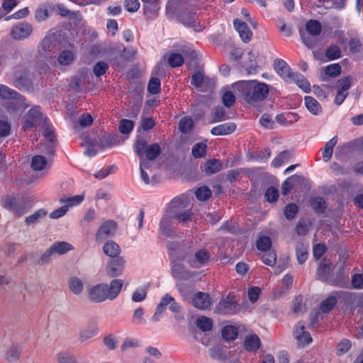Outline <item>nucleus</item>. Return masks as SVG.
<instances>
[{"label": "nucleus", "mask_w": 363, "mask_h": 363, "mask_svg": "<svg viewBox=\"0 0 363 363\" xmlns=\"http://www.w3.org/2000/svg\"><path fill=\"white\" fill-rule=\"evenodd\" d=\"M238 310V304L233 294L221 299L216 307V312L224 315L235 314Z\"/></svg>", "instance_id": "6"}, {"label": "nucleus", "mask_w": 363, "mask_h": 363, "mask_svg": "<svg viewBox=\"0 0 363 363\" xmlns=\"http://www.w3.org/2000/svg\"><path fill=\"white\" fill-rule=\"evenodd\" d=\"M210 357L216 360H224L227 358L223 350L219 347H215L210 350Z\"/></svg>", "instance_id": "57"}, {"label": "nucleus", "mask_w": 363, "mask_h": 363, "mask_svg": "<svg viewBox=\"0 0 363 363\" xmlns=\"http://www.w3.org/2000/svg\"><path fill=\"white\" fill-rule=\"evenodd\" d=\"M234 26L244 43H248L251 40L252 33L246 23L236 18L234 20Z\"/></svg>", "instance_id": "15"}, {"label": "nucleus", "mask_w": 363, "mask_h": 363, "mask_svg": "<svg viewBox=\"0 0 363 363\" xmlns=\"http://www.w3.org/2000/svg\"><path fill=\"white\" fill-rule=\"evenodd\" d=\"M143 309L142 308H137L133 315L132 322L135 325H143L145 323V320L143 318Z\"/></svg>", "instance_id": "60"}, {"label": "nucleus", "mask_w": 363, "mask_h": 363, "mask_svg": "<svg viewBox=\"0 0 363 363\" xmlns=\"http://www.w3.org/2000/svg\"><path fill=\"white\" fill-rule=\"evenodd\" d=\"M48 214V211L44 208H40L34 212L32 215L25 218V223L28 226L35 225L38 223Z\"/></svg>", "instance_id": "20"}, {"label": "nucleus", "mask_w": 363, "mask_h": 363, "mask_svg": "<svg viewBox=\"0 0 363 363\" xmlns=\"http://www.w3.org/2000/svg\"><path fill=\"white\" fill-rule=\"evenodd\" d=\"M337 303V299L334 296H329L320 304V310L323 313H328L332 310V308Z\"/></svg>", "instance_id": "48"}, {"label": "nucleus", "mask_w": 363, "mask_h": 363, "mask_svg": "<svg viewBox=\"0 0 363 363\" xmlns=\"http://www.w3.org/2000/svg\"><path fill=\"white\" fill-rule=\"evenodd\" d=\"M115 259H111L107 264L106 272L108 275L111 277H118L122 274L124 266L125 259L122 257H116Z\"/></svg>", "instance_id": "10"}, {"label": "nucleus", "mask_w": 363, "mask_h": 363, "mask_svg": "<svg viewBox=\"0 0 363 363\" xmlns=\"http://www.w3.org/2000/svg\"><path fill=\"white\" fill-rule=\"evenodd\" d=\"M108 68L106 62H99L94 67V73L96 77H101L106 73Z\"/></svg>", "instance_id": "63"}, {"label": "nucleus", "mask_w": 363, "mask_h": 363, "mask_svg": "<svg viewBox=\"0 0 363 363\" xmlns=\"http://www.w3.org/2000/svg\"><path fill=\"white\" fill-rule=\"evenodd\" d=\"M171 225L172 216L168 214L164 215L160 223V231L161 233L170 236L172 234Z\"/></svg>", "instance_id": "26"}, {"label": "nucleus", "mask_w": 363, "mask_h": 363, "mask_svg": "<svg viewBox=\"0 0 363 363\" xmlns=\"http://www.w3.org/2000/svg\"><path fill=\"white\" fill-rule=\"evenodd\" d=\"M211 116H212L213 122H218V121H223L225 117V109L220 106L216 107L213 110V111L211 114Z\"/></svg>", "instance_id": "61"}, {"label": "nucleus", "mask_w": 363, "mask_h": 363, "mask_svg": "<svg viewBox=\"0 0 363 363\" xmlns=\"http://www.w3.org/2000/svg\"><path fill=\"white\" fill-rule=\"evenodd\" d=\"M243 345L247 351L255 352L260 347L261 342L257 335H248L245 337Z\"/></svg>", "instance_id": "18"}, {"label": "nucleus", "mask_w": 363, "mask_h": 363, "mask_svg": "<svg viewBox=\"0 0 363 363\" xmlns=\"http://www.w3.org/2000/svg\"><path fill=\"white\" fill-rule=\"evenodd\" d=\"M51 247L52 248L55 255H63L69 251H71L73 250V247L71 244L67 242H54Z\"/></svg>", "instance_id": "28"}, {"label": "nucleus", "mask_w": 363, "mask_h": 363, "mask_svg": "<svg viewBox=\"0 0 363 363\" xmlns=\"http://www.w3.org/2000/svg\"><path fill=\"white\" fill-rule=\"evenodd\" d=\"M325 56L330 60L338 59L341 56V50L336 45H332L325 51Z\"/></svg>", "instance_id": "44"}, {"label": "nucleus", "mask_w": 363, "mask_h": 363, "mask_svg": "<svg viewBox=\"0 0 363 363\" xmlns=\"http://www.w3.org/2000/svg\"><path fill=\"white\" fill-rule=\"evenodd\" d=\"M170 211L179 223H186L191 220L192 212L189 208L188 198L181 196L174 198L169 203Z\"/></svg>", "instance_id": "5"}, {"label": "nucleus", "mask_w": 363, "mask_h": 363, "mask_svg": "<svg viewBox=\"0 0 363 363\" xmlns=\"http://www.w3.org/2000/svg\"><path fill=\"white\" fill-rule=\"evenodd\" d=\"M116 230V223L113 220H107L99 228L96 239L98 241H102L107 237L113 235Z\"/></svg>", "instance_id": "14"}, {"label": "nucleus", "mask_w": 363, "mask_h": 363, "mask_svg": "<svg viewBox=\"0 0 363 363\" xmlns=\"http://www.w3.org/2000/svg\"><path fill=\"white\" fill-rule=\"evenodd\" d=\"M272 246L270 238L267 236L261 237L257 242V247L259 250L267 252Z\"/></svg>", "instance_id": "50"}, {"label": "nucleus", "mask_w": 363, "mask_h": 363, "mask_svg": "<svg viewBox=\"0 0 363 363\" xmlns=\"http://www.w3.org/2000/svg\"><path fill=\"white\" fill-rule=\"evenodd\" d=\"M222 169L220 162L216 159L208 160L204 165L205 172L210 175L218 172Z\"/></svg>", "instance_id": "24"}, {"label": "nucleus", "mask_w": 363, "mask_h": 363, "mask_svg": "<svg viewBox=\"0 0 363 363\" xmlns=\"http://www.w3.org/2000/svg\"><path fill=\"white\" fill-rule=\"evenodd\" d=\"M212 320L206 316L199 317L196 320V326L202 331H209L212 328Z\"/></svg>", "instance_id": "41"}, {"label": "nucleus", "mask_w": 363, "mask_h": 363, "mask_svg": "<svg viewBox=\"0 0 363 363\" xmlns=\"http://www.w3.org/2000/svg\"><path fill=\"white\" fill-rule=\"evenodd\" d=\"M330 265L331 264L326 262L325 260H323L322 262H320L317 272L318 279L323 281H329L328 277L330 274Z\"/></svg>", "instance_id": "25"}, {"label": "nucleus", "mask_w": 363, "mask_h": 363, "mask_svg": "<svg viewBox=\"0 0 363 363\" xmlns=\"http://www.w3.org/2000/svg\"><path fill=\"white\" fill-rule=\"evenodd\" d=\"M192 155L196 158L203 157L206 154V145L203 143L195 144L192 147Z\"/></svg>", "instance_id": "45"}, {"label": "nucleus", "mask_w": 363, "mask_h": 363, "mask_svg": "<svg viewBox=\"0 0 363 363\" xmlns=\"http://www.w3.org/2000/svg\"><path fill=\"white\" fill-rule=\"evenodd\" d=\"M169 65L172 67H179L184 62V57L182 55L178 53H171L167 59Z\"/></svg>", "instance_id": "51"}, {"label": "nucleus", "mask_w": 363, "mask_h": 363, "mask_svg": "<svg viewBox=\"0 0 363 363\" xmlns=\"http://www.w3.org/2000/svg\"><path fill=\"white\" fill-rule=\"evenodd\" d=\"M68 285L70 291L75 295H79L84 289V284L82 280L76 277H71L68 281Z\"/></svg>", "instance_id": "29"}, {"label": "nucleus", "mask_w": 363, "mask_h": 363, "mask_svg": "<svg viewBox=\"0 0 363 363\" xmlns=\"http://www.w3.org/2000/svg\"><path fill=\"white\" fill-rule=\"evenodd\" d=\"M194 126L193 120L189 117L182 118L179 123V129L183 133H187L191 131Z\"/></svg>", "instance_id": "42"}, {"label": "nucleus", "mask_w": 363, "mask_h": 363, "mask_svg": "<svg viewBox=\"0 0 363 363\" xmlns=\"http://www.w3.org/2000/svg\"><path fill=\"white\" fill-rule=\"evenodd\" d=\"M337 137L334 136L328 142L326 143L323 151V159L325 162H328L331 159L333 152V148L337 145Z\"/></svg>", "instance_id": "23"}, {"label": "nucleus", "mask_w": 363, "mask_h": 363, "mask_svg": "<svg viewBox=\"0 0 363 363\" xmlns=\"http://www.w3.org/2000/svg\"><path fill=\"white\" fill-rule=\"evenodd\" d=\"M40 118L41 112L38 106L30 108L25 116L23 128L26 130L34 127L40 120Z\"/></svg>", "instance_id": "13"}, {"label": "nucleus", "mask_w": 363, "mask_h": 363, "mask_svg": "<svg viewBox=\"0 0 363 363\" xmlns=\"http://www.w3.org/2000/svg\"><path fill=\"white\" fill-rule=\"evenodd\" d=\"M211 257L209 252L206 249H200L195 252L193 257L187 259L189 265L193 268H199L206 265Z\"/></svg>", "instance_id": "9"}, {"label": "nucleus", "mask_w": 363, "mask_h": 363, "mask_svg": "<svg viewBox=\"0 0 363 363\" xmlns=\"http://www.w3.org/2000/svg\"><path fill=\"white\" fill-rule=\"evenodd\" d=\"M306 29L310 35L317 36L321 32V24L316 20H310L306 24Z\"/></svg>", "instance_id": "36"}, {"label": "nucleus", "mask_w": 363, "mask_h": 363, "mask_svg": "<svg viewBox=\"0 0 363 363\" xmlns=\"http://www.w3.org/2000/svg\"><path fill=\"white\" fill-rule=\"evenodd\" d=\"M306 107L313 115H319L322 112V107L316 99L310 96L304 98Z\"/></svg>", "instance_id": "21"}, {"label": "nucleus", "mask_w": 363, "mask_h": 363, "mask_svg": "<svg viewBox=\"0 0 363 363\" xmlns=\"http://www.w3.org/2000/svg\"><path fill=\"white\" fill-rule=\"evenodd\" d=\"M274 69L277 73L284 80L290 81L294 73L291 71L290 67L281 59H276L273 63Z\"/></svg>", "instance_id": "12"}, {"label": "nucleus", "mask_w": 363, "mask_h": 363, "mask_svg": "<svg viewBox=\"0 0 363 363\" xmlns=\"http://www.w3.org/2000/svg\"><path fill=\"white\" fill-rule=\"evenodd\" d=\"M207 79L201 72H197L191 77V84L196 88H201Z\"/></svg>", "instance_id": "54"}, {"label": "nucleus", "mask_w": 363, "mask_h": 363, "mask_svg": "<svg viewBox=\"0 0 363 363\" xmlns=\"http://www.w3.org/2000/svg\"><path fill=\"white\" fill-rule=\"evenodd\" d=\"M297 212L298 206L294 203H289L285 207L284 213L286 218L290 220L295 217Z\"/></svg>", "instance_id": "58"}, {"label": "nucleus", "mask_w": 363, "mask_h": 363, "mask_svg": "<svg viewBox=\"0 0 363 363\" xmlns=\"http://www.w3.org/2000/svg\"><path fill=\"white\" fill-rule=\"evenodd\" d=\"M99 332V328L95 325H89L83 328L79 334V339L81 342L86 341L98 335Z\"/></svg>", "instance_id": "19"}, {"label": "nucleus", "mask_w": 363, "mask_h": 363, "mask_svg": "<svg viewBox=\"0 0 363 363\" xmlns=\"http://www.w3.org/2000/svg\"><path fill=\"white\" fill-rule=\"evenodd\" d=\"M161 152L160 146L157 143H154L147 146L145 154L148 160H154Z\"/></svg>", "instance_id": "39"}, {"label": "nucleus", "mask_w": 363, "mask_h": 363, "mask_svg": "<svg viewBox=\"0 0 363 363\" xmlns=\"http://www.w3.org/2000/svg\"><path fill=\"white\" fill-rule=\"evenodd\" d=\"M195 196L199 201H206L211 196V191L207 186H201L195 191Z\"/></svg>", "instance_id": "46"}, {"label": "nucleus", "mask_w": 363, "mask_h": 363, "mask_svg": "<svg viewBox=\"0 0 363 363\" xmlns=\"http://www.w3.org/2000/svg\"><path fill=\"white\" fill-rule=\"evenodd\" d=\"M103 343L109 350H113L118 346V340L113 334L106 335L103 339Z\"/></svg>", "instance_id": "49"}, {"label": "nucleus", "mask_w": 363, "mask_h": 363, "mask_svg": "<svg viewBox=\"0 0 363 363\" xmlns=\"http://www.w3.org/2000/svg\"><path fill=\"white\" fill-rule=\"evenodd\" d=\"M221 333H222L223 337L228 341L235 340L238 335V331L237 328H235V326H233V325L225 326L222 329Z\"/></svg>", "instance_id": "37"}, {"label": "nucleus", "mask_w": 363, "mask_h": 363, "mask_svg": "<svg viewBox=\"0 0 363 363\" xmlns=\"http://www.w3.org/2000/svg\"><path fill=\"white\" fill-rule=\"evenodd\" d=\"M353 79L352 77L347 76L337 81V91L334 100L335 104L340 105L343 103L348 95V90L352 84Z\"/></svg>", "instance_id": "7"}, {"label": "nucleus", "mask_w": 363, "mask_h": 363, "mask_svg": "<svg viewBox=\"0 0 363 363\" xmlns=\"http://www.w3.org/2000/svg\"><path fill=\"white\" fill-rule=\"evenodd\" d=\"M172 274L178 279L189 280L191 278V272L187 270L182 264L176 263L172 267Z\"/></svg>", "instance_id": "16"}, {"label": "nucleus", "mask_w": 363, "mask_h": 363, "mask_svg": "<svg viewBox=\"0 0 363 363\" xmlns=\"http://www.w3.org/2000/svg\"><path fill=\"white\" fill-rule=\"evenodd\" d=\"M1 206L14 216L21 217L32 207V202L28 198L6 195L1 200Z\"/></svg>", "instance_id": "3"}, {"label": "nucleus", "mask_w": 363, "mask_h": 363, "mask_svg": "<svg viewBox=\"0 0 363 363\" xmlns=\"http://www.w3.org/2000/svg\"><path fill=\"white\" fill-rule=\"evenodd\" d=\"M32 32V26L23 21L14 25L11 30L10 35L14 40H21L29 37Z\"/></svg>", "instance_id": "8"}, {"label": "nucleus", "mask_w": 363, "mask_h": 363, "mask_svg": "<svg viewBox=\"0 0 363 363\" xmlns=\"http://www.w3.org/2000/svg\"><path fill=\"white\" fill-rule=\"evenodd\" d=\"M172 301V296H169V294H165L161 299L160 302L159 303L156 311L152 317L153 320L155 321L159 320V316L162 313L164 310L165 309V307L169 306V303Z\"/></svg>", "instance_id": "27"}, {"label": "nucleus", "mask_w": 363, "mask_h": 363, "mask_svg": "<svg viewBox=\"0 0 363 363\" xmlns=\"http://www.w3.org/2000/svg\"><path fill=\"white\" fill-rule=\"evenodd\" d=\"M160 89V80L157 77H152L147 85V91L151 94H156Z\"/></svg>", "instance_id": "53"}, {"label": "nucleus", "mask_w": 363, "mask_h": 363, "mask_svg": "<svg viewBox=\"0 0 363 363\" xmlns=\"http://www.w3.org/2000/svg\"><path fill=\"white\" fill-rule=\"evenodd\" d=\"M291 80L294 81L305 92H309L311 90L310 84L307 79L299 73H294Z\"/></svg>", "instance_id": "31"}, {"label": "nucleus", "mask_w": 363, "mask_h": 363, "mask_svg": "<svg viewBox=\"0 0 363 363\" xmlns=\"http://www.w3.org/2000/svg\"><path fill=\"white\" fill-rule=\"evenodd\" d=\"M103 251L107 256L114 258L118 257L121 247L116 242L109 240L104 244Z\"/></svg>", "instance_id": "22"}, {"label": "nucleus", "mask_w": 363, "mask_h": 363, "mask_svg": "<svg viewBox=\"0 0 363 363\" xmlns=\"http://www.w3.org/2000/svg\"><path fill=\"white\" fill-rule=\"evenodd\" d=\"M311 206L316 212H322L325 208L323 199L319 196L313 199Z\"/></svg>", "instance_id": "62"}, {"label": "nucleus", "mask_w": 363, "mask_h": 363, "mask_svg": "<svg viewBox=\"0 0 363 363\" xmlns=\"http://www.w3.org/2000/svg\"><path fill=\"white\" fill-rule=\"evenodd\" d=\"M352 285L354 289H363V274H356L352 278Z\"/></svg>", "instance_id": "64"}, {"label": "nucleus", "mask_w": 363, "mask_h": 363, "mask_svg": "<svg viewBox=\"0 0 363 363\" xmlns=\"http://www.w3.org/2000/svg\"><path fill=\"white\" fill-rule=\"evenodd\" d=\"M0 97L7 101L4 106L9 111H23L28 106L23 96L6 85H0Z\"/></svg>", "instance_id": "4"}, {"label": "nucleus", "mask_w": 363, "mask_h": 363, "mask_svg": "<svg viewBox=\"0 0 363 363\" xmlns=\"http://www.w3.org/2000/svg\"><path fill=\"white\" fill-rule=\"evenodd\" d=\"M21 349L18 345H11L5 354L6 359L9 362H16L20 356Z\"/></svg>", "instance_id": "32"}, {"label": "nucleus", "mask_w": 363, "mask_h": 363, "mask_svg": "<svg viewBox=\"0 0 363 363\" xmlns=\"http://www.w3.org/2000/svg\"><path fill=\"white\" fill-rule=\"evenodd\" d=\"M123 281L116 279L112 280L109 284H98L91 286L87 289V295L89 299L96 303L106 301V300L112 301L115 299L122 289Z\"/></svg>", "instance_id": "2"}, {"label": "nucleus", "mask_w": 363, "mask_h": 363, "mask_svg": "<svg viewBox=\"0 0 363 363\" xmlns=\"http://www.w3.org/2000/svg\"><path fill=\"white\" fill-rule=\"evenodd\" d=\"M57 363H78L75 356L66 351H60L55 355Z\"/></svg>", "instance_id": "30"}, {"label": "nucleus", "mask_w": 363, "mask_h": 363, "mask_svg": "<svg viewBox=\"0 0 363 363\" xmlns=\"http://www.w3.org/2000/svg\"><path fill=\"white\" fill-rule=\"evenodd\" d=\"M74 57V52L65 50L60 52L58 57V62L62 65H68L73 62Z\"/></svg>", "instance_id": "40"}, {"label": "nucleus", "mask_w": 363, "mask_h": 363, "mask_svg": "<svg viewBox=\"0 0 363 363\" xmlns=\"http://www.w3.org/2000/svg\"><path fill=\"white\" fill-rule=\"evenodd\" d=\"M134 127V123L132 121L128 119H122L120 122L118 130L123 134L130 133Z\"/></svg>", "instance_id": "52"}, {"label": "nucleus", "mask_w": 363, "mask_h": 363, "mask_svg": "<svg viewBox=\"0 0 363 363\" xmlns=\"http://www.w3.org/2000/svg\"><path fill=\"white\" fill-rule=\"evenodd\" d=\"M296 258L299 264H303L308 258V247L303 243H298L296 247Z\"/></svg>", "instance_id": "35"}, {"label": "nucleus", "mask_w": 363, "mask_h": 363, "mask_svg": "<svg viewBox=\"0 0 363 363\" xmlns=\"http://www.w3.org/2000/svg\"><path fill=\"white\" fill-rule=\"evenodd\" d=\"M236 125L233 123H226L213 127L211 133L214 135H225L235 131Z\"/></svg>", "instance_id": "17"}, {"label": "nucleus", "mask_w": 363, "mask_h": 363, "mask_svg": "<svg viewBox=\"0 0 363 363\" xmlns=\"http://www.w3.org/2000/svg\"><path fill=\"white\" fill-rule=\"evenodd\" d=\"M325 74L331 77H337L341 72V67L339 64H332L325 67Z\"/></svg>", "instance_id": "56"}, {"label": "nucleus", "mask_w": 363, "mask_h": 363, "mask_svg": "<svg viewBox=\"0 0 363 363\" xmlns=\"http://www.w3.org/2000/svg\"><path fill=\"white\" fill-rule=\"evenodd\" d=\"M262 262L269 266H273L277 261V254L274 251H269L264 254L262 257Z\"/></svg>", "instance_id": "59"}, {"label": "nucleus", "mask_w": 363, "mask_h": 363, "mask_svg": "<svg viewBox=\"0 0 363 363\" xmlns=\"http://www.w3.org/2000/svg\"><path fill=\"white\" fill-rule=\"evenodd\" d=\"M212 303L210 295L205 292H197L192 298L193 306L199 310L208 309Z\"/></svg>", "instance_id": "11"}, {"label": "nucleus", "mask_w": 363, "mask_h": 363, "mask_svg": "<svg viewBox=\"0 0 363 363\" xmlns=\"http://www.w3.org/2000/svg\"><path fill=\"white\" fill-rule=\"evenodd\" d=\"M48 161L43 155H35L32 158L31 167L35 171L43 170L45 168Z\"/></svg>", "instance_id": "34"}, {"label": "nucleus", "mask_w": 363, "mask_h": 363, "mask_svg": "<svg viewBox=\"0 0 363 363\" xmlns=\"http://www.w3.org/2000/svg\"><path fill=\"white\" fill-rule=\"evenodd\" d=\"M233 89L250 104L262 101L269 94L267 84L256 80L240 81L234 84Z\"/></svg>", "instance_id": "1"}, {"label": "nucleus", "mask_w": 363, "mask_h": 363, "mask_svg": "<svg viewBox=\"0 0 363 363\" xmlns=\"http://www.w3.org/2000/svg\"><path fill=\"white\" fill-rule=\"evenodd\" d=\"M84 199L83 195H77L71 197H64L60 199V202L64 203L65 206H67V209L69 207L77 206L82 202Z\"/></svg>", "instance_id": "38"}, {"label": "nucleus", "mask_w": 363, "mask_h": 363, "mask_svg": "<svg viewBox=\"0 0 363 363\" xmlns=\"http://www.w3.org/2000/svg\"><path fill=\"white\" fill-rule=\"evenodd\" d=\"M49 16V7L45 5L40 6L35 11V18L37 21L41 22L46 20Z\"/></svg>", "instance_id": "43"}, {"label": "nucleus", "mask_w": 363, "mask_h": 363, "mask_svg": "<svg viewBox=\"0 0 363 363\" xmlns=\"http://www.w3.org/2000/svg\"><path fill=\"white\" fill-rule=\"evenodd\" d=\"M43 134V136L50 143V148H51L50 152L51 155H53V153H54L53 147L55 145V135L54 133V130L52 128V126L46 123L45 125V128H44Z\"/></svg>", "instance_id": "33"}, {"label": "nucleus", "mask_w": 363, "mask_h": 363, "mask_svg": "<svg viewBox=\"0 0 363 363\" xmlns=\"http://www.w3.org/2000/svg\"><path fill=\"white\" fill-rule=\"evenodd\" d=\"M147 296V289L140 287L137 289L132 294V301L134 302H141L144 301Z\"/></svg>", "instance_id": "55"}, {"label": "nucleus", "mask_w": 363, "mask_h": 363, "mask_svg": "<svg viewBox=\"0 0 363 363\" xmlns=\"http://www.w3.org/2000/svg\"><path fill=\"white\" fill-rule=\"evenodd\" d=\"M289 157L290 152L289 151H283L272 160V165L275 168L279 167L283 163L288 160Z\"/></svg>", "instance_id": "47"}]
</instances>
